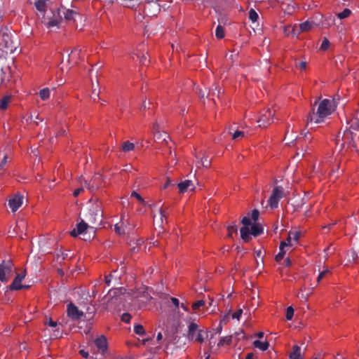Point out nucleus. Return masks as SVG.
I'll list each match as a JSON object with an SVG mask.
<instances>
[{
  "mask_svg": "<svg viewBox=\"0 0 359 359\" xmlns=\"http://www.w3.org/2000/svg\"><path fill=\"white\" fill-rule=\"evenodd\" d=\"M317 100L313 104L312 109L307 116V124L309 123H321L325 118L330 116L334 111L332 108V102L328 99H324L318 104L317 109L315 106L317 104Z\"/></svg>",
  "mask_w": 359,
  "mask_h": 359,
  "instance_id": "1",
  "label": "nucleus"
},
{
  "mask_svg": "<svg viewBox=\"0 0 359 359\" xmlns=\"http://www.w3.org/2000/svg\"><path fill=\"white\" fill-rule=\"evenodd\" d=\"M88 203L90 204V208L86 216L88 221L92 224H100L103 214L101 202L99 201L92 202L90 200Z\"/></svg>",
  "mask_w": 359,
  "mask_h": 359,
  "instance_id": "2",
  "label": "nucleus"
},
{
  "mask_svg": "<svg viewBox=\"0 0 359 359\" xmlns=\"http://www.w3.org/2000/svg\"><path fill=\"white\" fill-rule=\"evenodd\" d=\"M284 197V190L282 187H275L268 201L271 209H276L278 206L279 201Z\"/></svg>",
  "mask_w": 359,
  "mask_h": 359,
  "instance_id": "3",
  "label": "nucleus"
},
{
  "mask_svg": "<svg viewBox=\"0 0 359 359\" xmlns=\"http://www.w3.org/2000/svg\"><path fill=\"white\" fill-rule=\"evenodd\" d=\"M198 325L195 323H191L189 325L188 337L191 340L202 343L204 341L203 331L198 329Z\"/></svg>",
  "mask_w": 359,
  "mask_h": 359,
  "instance_id": "4",
  "label": "nucleus"
},
{
  "mask_svg": "<svg viewBox=\"0 0 359 359\" xmlns=\"http://www.w3.org/2000/svg\"><path fill=\"white\" fill-rule=\"evenodd\" d=\"M13 264L11 260H4L0 264V280L6 282L8 280L7 276H10L13 270Z\"/></svg>",
  "mask_w": 359,
  "mask_h": 359,
  "instance_id": "5",
  "label": "nucleus"
},
{
  "mask_svg": "<svg viewBox=\"0 0 359 359\" xmlns=\"http://www.w3.org/2000/svg\"><path fill=\"white\" fill-rule=\"evenodd\" d=\"M85 187L91 192L99 189L102 184V175L100 173H95L92 179L88 182L85 180Z\"/></svg>",
  "mask_w": 359,
  "mask_h": 359,
  "instance_id": "6",
  "label": "nucleus"
},
{
  "mask_svg": "<svg viewBox=\"0 0 359 359\" xmlns=\"http://www.w3.org/2000/svg\"><path fill=\"white\" fill-rule=\"evenodd\" d=\"M241 223L244 226L240 229L241 237L245 242H249L251 239V236H250V229L248 226L252 225L251 219L245 216L242 219Z\"/></svg>",
  "mask_w": 359,
  "mask_h": 359,
  "instance_id": "7",
  "label": "nucleus"
},
{
  "mask_svg": "<svg viewBox=\"0 0 359 359\" xmlns=\"http://www.w3.org/2000/svg\"><path fill=\"white\" fill-rule=\"evenodd\" d=\"M57 15L60 19L64 18L67 21L75 20V17L79 13L73 10L62 7L57 9Z\"/></svg>",
  "mask_w": 359,
  "mask_h": 359,
  "instance_id": "8",
  "label": "nucleus"
},
{
  "mask_svg": "<svg viewBox=\"0 0 359 359\" xmlns=\"http://www.w3.org/2000/svg\"><path fill=\"white\" fill-rule=\"evenodd\" d=\"M314 22L312 20H306L299 25V28L294 27L292 28V34L293 36H297L300 32H309L311 29L314 25Z\"/></svg>",
  "mask_w": 359,
  "mask_h": 359,
  "instance_id": "9",
  "label": "nucleus"
},
{
  "mask_svg": "<svg viewBox=\"0 0 359 359\" xmlns=\"http://www.w3.org/2000/svg\"><path fill=\"white\" fill-rule=\"evenodd\" d=\"M0 45L12 50L14 45L10 33L0 30Z\"/></svg>",
  "mask_w": 359,
  "mask_h": 359,
  "instance_id": "10",
  "label": "nucleus"
},
{
  "mask_svg": "<svg viewBox=\"0 0 359 359\" xmlns=\"http://www.w3.org/2000/svg\"><path fill=\"white\" fill-rule=\"evenodd\" d=\"M90 228V227L87 223H86L83 220H81V222L76 224V228L72 229L70 231V235L73 237H76L79 235L84 236L86 233V231Z\"/></svg>",
  "mask_w": 359,
  "mask_h": 359,
  "instance_id": "11",
  "label": "nucleus"
},
{
  "mask_svg": "<svg viewBox=\"0 0 359 359\" xmlns=\"http://www.w3.org/2000/svg\"><path fill=\"white\" fill-rule=\"evenodd\" d=\"M67 315L72 320H78L83 316V312L79 311L74 304L69 303L67 305Z\"/></svg>",
  "mask_w": 359,
  "mask_h": 359,
  "instance_id": "12",
  "label": "nucleus"
},
{
  "mask_svg": "<svg viewBox=\"0 0 359 359\" xmlns=\"http://www.w3.org/2000/svg\"><path fill=\"white\" fill-rule=\"evenodd\" d=\"M272 114L271 109H267L264 114H262L260 118L257 120V123L260 127H267L273 122L271 118Z\"/></svg>",
  "mask_w": 359,
  "mask_h": 359,
  "instance_id": "13",
  "label": "nucleus"
},
{
  "mask_svg": "<svg viewBox=\"0 0 359 359\" xmlns=\"http://www.w3.org/2000/svg\"><path fill=\"white\" fill-rule=\"evenodd\" d=\"M69 60L74 62V64H78L79 60H83L84 53L82 48L80 47L75 48L69 55Z\"/></svg>",
  "mask_w": 359,
  "mask_h": 359,
  "instance_id": "14",
  "label": "nucleus"
},
{
  "mask_svg": "<svg viewBox=\"0 0 359 359\" xmlns=\"http://www.w3.org/2000/svg\"><path fill=\"white\" fill-rule=\"evenodd\" d=\"M22 201L23 196L17 194L8 201V205L13 212H15L22 205Z\"/></svg>",
  "mask_w": 359,
  "mask_h": 359,
  "instance_id": "15",
  "label": "nucleus"
},
{
  "mask_svg": "<svg viewBox=\"0 0 359 359\" xmlns=\"http://www.w3.org/2000/svg\"><path fill=\"white\" fill-rule=\"evenodd\" d=\"M346 123L348 127L346 128L350 129L352 131L359 130V111H357L350 119H347Z\"/></svg>",
  "mask_w": 359,
  "mask_h": 359,
  "instance_id": "16",
  "label": "nucleus"
},
{
  "mask_svg": "<svg viewBox=\"0 0 359 359\" xmlns=\"http://www.w3.org/2000/svg\"><path fill=\"white\" fill-rule=\"evenodd\" d=\"M25 274L24 273H17L12 283L10 285V290H19L22 289V285L21 282L25 278Z\"/></svg>",
  "mask_w": 359,
  "mask_h": 359,
  "instance_id": "17",
  "label": "nucleus"
},
{
  "mask_svg": "<svg viewBox=\"0 0 359 359\" xmlns=\"http://www.w3.org/2000/svg\"><path fill=\"white\" fill-rule=\"evenodd\" d=\"M95 344L97 350L102 353H104L107 349V341L104 335L97 338L95 340Z\"/></svg>",
  "mask_w": 359,
  "mask_h": 359,
  "instance_id": "18",
  "label": "nucleus"
},
{
  "mask_svg": "<svg viewBox=\"0 0 359 359\" xmlns=\"http://www.w3.org/2000/svg\"><path fill=\"white\" fill-rule=\"evenodd\" d=\"M264 231V229L262 225L259 223H253L251 225V229L250 230V236L252 235L254 237H257L261 235Z\"/></svg>",
  "mask_w": 359,
  "mask_h": 359,
  "instance_id": "19",
  "label": "nucleus"
},
{
  "mask_svg": "<svg viewBox=\"0 0 359 359\" xmlns=\"http://www.w3.org/2000/svg\"><path fill=\"white\" fill-rule=\"evenodd\" d=\"M223 92H222V89L216 84H213L209 90V93L207 95V97L209 98L211 96L214 97L215 95H217V97L219 98L220 95Z\"/></svg>",
  "mask_w": 359,
  "mask_h": 359,
  "instance_id": "20",
  "label": "nucleus"
},
{
  "mask_svg": "<svg viewBox=\"0 0 359 359\" xmlns=\"http://www.w3.org/2000/svg\"><path fill=\"white\" fill-rule=\"evenodd\" d=\"M290 359H303L301 355V348L299 346L294 345L292 347V351L290 353Z\"/></svg>",
  "mask_w": 359,
  "mask_h": 359,
  "instance_id": "21",
  "label": "nucleus"
},
{
  "mask_svg": "<svg viewBox=\"0 0 359 359\" xmlns=\"http://www.w3.org/2000/svg\"><path fill=\"white\" fill-rule=\"evenodd\" d=\"M191 186H193V183L191 180H189L181 182L177 184L180 193H184Z\"/></svg>",
  "mask_w": 359,
  "mask_h": 359,
  "instance_id": "22",
  "label": "nucleus"
},
{
  "mask_svg": "<svg viewBox=\"0 0 359 359\" xmlns=\"http://www.w3.org/2000/svg\"><path fill=\"white\" fill-rule=\"evenodd\" d=\"M253 346L255 347V348H257L262 351H266L268 349L269 346V343L266 341H259V340H255L254 342H253Z\"/></svg>",
  "mask_w": 359,
  "mask_h": 359,
  "instance_id": "23",
  "label": "nucleus"
},
{
  "mask_svg": "<svg viewBox=\"0 0 359 359\" xmlns=\"http://www.w3.org/2000/svg\"><path fill=\"white\" fill-rule=\"evenodd\" d=\"M49 0H37L35 1L34 5L36 9L42 13L46 11V2Z\"/></svg>",
  "mask_w": 359,
  "mask_h": 359,
  "instance_id": "24",
  "label": "nucleus"
},
{
  "mask_svg": "<svg viewBox=\"0 0 359 359\" xmlns=\"http://www.w3.org/2000/svg\"><path fill=\"white\" fill-rule=\"evenodd\" d=\"M135 144L129 141L124 142L121 146V150L126 153L134 150Z\"/></svg>",
  "mask_w": 359,
  "mask_h": 359,
  "instance_id": "25",
  "label": "nucleus"
},
{
  "mask_svg": "<svg viewBox=\"0 0 359 359\" xmlns=\"http://www.w3.org/2000/svg\"><path fill=\"white\" fill-rule=\"evenodd\" d=\"M160 212V224L159 226H161L163 224V219H165L166 220L167 215L168 214V207L163 208V206L160 208L159 209Z\"/></svg>",
  "mask_w": 359,
  "mask_h": 359,
  "instance_id": "26",
  "label": "nucleus"
},
{
  "mask_svg": "<svg viewBox=\"0 0 359 359\" xmlns=\"http://www.w3.org/2000/svg\"><path fill=\"white\" fill-rule=\"evenodd\" d=\"M300 232L299 231H291L289 233L288 238L287 239L288 243H290L292 240H293L295 242H297L300 238Z\"/></svg>",
  "mask_w": 359,
  "mask_h": 359,
  "instance_id": "27",
  "label": "nucleus"
},
{
  "mask_svg": "<svg viewBox=\"0 0 359 359\" xmlns=\"http://www.w3.org/2000/svg\"><path fill=\"white\" fill-rule=\"evenodd\" d=\"M50 93L48 88H44L39 91V96L41 100H46L50 97Z\"/></svg>",
  "mask_w": 359,
  "mask_h": 359,
  "instance_id": "28",
  "label": "nucleus"
},
{
  "mask_svg": "<svg viewBox=\"0 0 359 359\" xmlns=\"http://www.w3.org/2000/svg\"><path fill=\"white\" fill-rule=\"evenodd\" d=\"M60 20L61 19L59 18L58 15L57 17L54 15V17L53 18L50 19L46 22L47 27L49 28V27L57 26L59 24V22Z\"/></svg>",
  "mask_w": 359,
  "mask_h": 359,
  "instance_id": "29",
  "label": "nucleus"
},
{
  "mask_svg": "<svg viewBox=\"0 0 359 359\" xmlns=\"http://www.w3.org/2000/svg\"><path fill=\"white\" fill-rule=\"evenodd\" d=\"M10 96L6 95L4 96L0 101V108L1 109L5 110L8 107V104L10 102Z\"/></svg>",
  "mask_w": 359,
  "mask_h": 359,
  "instance_id": "30",
  "label": "nucleus"
},
{
  "mask_svg": "<svg viewBox=\"0 0 359 359\" xmlns=\"http://www.w3.org/2000/svg\"><path fill=\"white\" fill-rule=\"evenodd\" d=\"M231 339H232L231 336H226V337H222L220 339V340L219 341L217 346H222L224 344L229 345L231 343Z\"/></svg>",
  "mask_w": 359,
  "mask_h": 359,
  "instance_id": "31",
  "label": "nucleus"
},
{
  "mask_svg": "<svg viewBox=\"0 0 359 359\" xmlns=\"http://www.w3.org/2000/svg\"><path fill=\"white\" fill-rule=\"evenodd\" d=\"M215 36L219 39H223L224 37V29L222 25H217L215 30Z\"/></svg>",
  "mask_w": 359,
  "mask_h": 359,
  "instance_id": "32",
  "label": "nucleus"
},
{
  "mask_svg": "<svg viewBox=\"0 0 359 359\" xmlns=\"http://www.w3.org/2000/svg\"><path fill=\"white\" fill-rule=\"evenodd\" d=\"M201 165H202V167L206 168H209L210 166V164H211L210 160H209L208 158V157L205 156L203 153V154L201 153Z\"/></svg>",
  "mask_w": 359,
  "mask_h": 359,
  "instance_id": "33",
  "label": "nucleus"
},
{
  "mask_svg": "<svg viewBox=\"0 0 359 359\" xmlns=\"http://www.w3.org/2000/svg\"><path fill=\"white\" fill-rule=\"evenodd\" d=\"M154 137L158 141L163 142V141L166 140V138L168 137V136L167 135V134L165 133H161L160 131H156L154 133Z\"/></svg>",
  "mask_w": 359,
  "mask_h": 359,
  "instance_id": "34",
  "label": "nucleus"
},
{
  "mask_svg": "<svg viewBox=\"0 0 359 359\" xmlns=\"http://www.w3.org/2000/svg\"><path fill=\"white\" fill-rule=\"evenodd\" d=\"M228 230V236L229 237H232L233 233H237L238 227L236 223L234 222L232 225H229L227 227Z\"/></svg>",
  "mask_w": 359,
  "mask_h": 359,
  "instance_id": "35",
  "label": "nucleus"
},
{
  "mask_svg": "<svg viewBox=\"0 0 359 359\" xmlns=\"http://www.w3.org/2000/svg\"><path fill=\"white\" fill-rule=\"evenodd\" d=\"M21 226H24L23 222H21L20 224L17 223L12 231L11 230L8 231V233L10 234V236L12 237L15 236L18 234L17 229H20Z\"/></svg>",
  "mask_w": 359,
  "mask_h": 359,
  "instance_id": "36",
  "label": "nucleus"
},
{
  "mask_svg": "<svg viewBox=\"0 0 359 359\" xmlns=\"http://www.w3.org/2000/svg\"><path fill=\"white\" fill-rule=\"evenodd\" d=\"M259 16L257 13L253 8H251L249 11V19L252 22H255L257 20Z\"/></svg>",
  "mask_w": 359,
  "mask_h": 359,
  "instance_id": "37",
  "label": "nucleus"
},
{
  "mask_svg": "<svg viewBox=\"0 0 359 359\" xmlns=\"http://www.w3.org/2000/svg\"><path fill=\"white\" fill-rule=\"evenodd\" d=\"M351 13V11L348 8H345L342 12L337 14V17L339 19H344L348 18Z\"/></svg>",
  "mask_w": 359,
  "mask_h": 359,
  "instance_id": "38",
  "label": "nucleus"
},
{
  "mask_svg": "<svg viewBox=\"0 0 359 359\" xmlns=\"http://www.w3.org/2000/svg\"><path fill=\"white\" fill-rule=\"evenodd\" d=\"M134 332L138 335L145 334L144 327L142 325H136L134 326Z\"/></svg>",
  "mask_w": 359,
  "mask_h": 359,
  "instance_id": "39",
  "label": "nucleus"
},
{
  "mask_svg": "<svg viewBox=\"0 0 359 359\" xmlns=\"http://www.w3.org/2000/svg\"><path fill=\"white\" fill-rule=\"evenodd\" d=\"M351 256L353 260H355L359 258V245L353 248L351 252Z\"/></svg>",
  "mask_w": 359,
  "mask_h": 359,
  "instance_id": "40",
  "label": "nucleus"
},
{
  "mask_svg": "<svg viewBox=\"0 0 359 359\" xmlns=\"http://www.w3.org/2000/svg\"><path fill=\"white\" fill-rule=\"evenodd\" d=\"M294 315V309L292 306H288L286 309V319L290 320Z\"/></svg>",
  "mask_w": 359,
  "mask_h": 359,
  "instance_id": "41",
  "label": "nucleus"
},
{
  "mask_svg": "<svg viewBox=\"0 0 359 359\" xmlns=\"http://www.w3.org/2000/svg\"><path fill=\"white\" fill-rule=\"evenodd\" d=\"M245 136V133L243 131L236 130L233 135L232 138L234 140H236L238 138H242Z\"/></svg>",
  "mask_w": 359,
  "mask_h": 359,
  "instance_id": "42",
  "label": "nucleus"
},
{
  "mask_svg": "<svg viewBox=\"0 0 359 359\" xmlns=\"http://www.w3.org/2000/svg\"><path fill=\"white\" fill-rule=\"evenodd\" d=\"M329 47H330L329 40L327 38H324L322 41L321 46H320V49H322L323 50H326L329 48Z\"/></svg>",
  "mask_w": 359,
  "mask_h": 359,
  "instance_id": "43",
  "label": "nucleus"
},
{
  "mask_svg": "<svg viewBox=\"0 0 359 359\" xmlns=\"http://www.w3.org/2000/svg\"><path fill=\"white\" fill-rule=\"evenodd\" d=\"M204 305H205V301L199 300L192 304V309H193V310H197L200 307L203 306Z\"/></svg>",
  "mask_w": 359,
  "mask_h": 359,
  "instance_id": "44",
  "label": "nucleus"
},
{
  "mask_svg": "<svg viewBox=\"0 0 359 359\" xmlns=\"http://www.w3.org/2000/svg\"><path fill=\"white\" fill-rule=\"evenodd\" d=\"M114 230L115 232L119 235L123 234L125 233V231L121 225H119V224H116L114 225Z\"/></svg>",
  "mask_w": 359,
  "mask_h": 359,
  "instance_id": "45",
  "label": "nucleus"
},
{
  "mask_svg": "<svg viewBox=\"0 0 359 359\" xmlns=\"http://www.w3.org/2000/svg\"><path fill=\"white\" fill-rule=\"evenodd\" d=\"M285 254V251L284 250H280V252L276 255V261L278 262H280L283 259Z\"/></svg>",
  "mask_w": 359,
  "mask_h": 359,
  "instance_id": "46",
  "label": "nucleus"
},
{
  "mask_svg": "<svg viewBox=\"0 0 359 359\" xmlns=\"http://www.w3.org/2000/svg\"><path fill=\"white\" fill-rule=\"evenodd\" d=\"M259 215V212L258 211V210H257V209H254V210L252 211L251 217H252V219L255 222H256V221H257V220H258Z\"/></svg>",
  "mask_w": 359,
  "mask_h": 359,
  "instance_id": "47",
  "label": "nucleus"
},
{
  "mask_svg": "<svg viewBox=\"0 0 359 359\" xmlns=\"http://www.w3.org/2000/svg\"><path fill=\"white\" fill-rule=\"evenodd\" d=\"M131 196L136 198L141 203H144V198L136 191H133L131 194Z\"/></svg>",
  "mask_w": 359,
  "mask_h": 359,
  "instance_id": "48",
  "label": "nucleus"
},
{
  "mask_svg": "<svg viewBox=\"0 0 359 359\" xmlns=\"http://www.w3.org/2000/svg\"><path fill=\"white\" fill-rule=\"evenodd\" d=\"M140 60L142 65H147L149 62L147 53L142 54V56L140 57Z\"/></svg>",
  "mask_w": 359,
  "mask_h": 359,
  "instance_id": "49",
  "label": "nucleus"
},
{
  "mask_svg": "<svg viewBox=\"0 0 359 359\" xmlns=\"http://www.w3.org/2000/svg\"><path fill=\"white\" fill-rule=\"evenodd\" d=\"M130 318H131V316L128 313H124L121 316L122 321L127 323H130Z\"/></svg>",
  "mask_w": 359,
  "mask_h": 359,
  "instance_id": "50",
  "label": "nucleus"
},
{
  "mask_svg": "<svg viewBox=\"0 0 359 359\" xmlns=\"http://www.w3.org/2000/svg\"><path fill=\"white\" fill-rule=\"evenodd\" d=\"M242 313H243V310L241 309H239L238 310H237L236 312H234L232 314V318L233 319L239 320L241 316L242 315Z\"/></svg>",
  "mask_w": 359,
  "mask_h": 359,
  "instance_id": "51",
  "label": "nucleus"
},
{
  "mask_svg": "<svg viewBox=\"0 0 359 359\" xmlns=\"http://www.w3.org/2000/svg\"><path fill=\"white\" fill-rule=\"evenodd\" d=\"M306 65H307V63H306V61H302V62H295V66L297 67L300 68L301 69H305L306 67Z\"/></svg>",
  "mask_w": 359,
  "mask_h": 359,
  "instance_id": "52",
  "label": "nucleus"
},
{
  "mask_svg": "<svg viewBox=\"0 0 359 359\" xmlns=\"http://www.w3.org/2000/svg\"><path fill=\"white\" fill-rule=\"evenodd\" d=\"M328 272V269L323 270L320 272L317 278V282L319 283Z\"/></svg>",
  "mask_w": 359,
  "mask_h": 359,
  "instance_id": "53",
  "label": "nucleus"
},
{
  "mask_svg": "<svg viewBox=\"0 0 359 359\" xmlns=\"http://www.w3.org/2000/svg\"><path fill=\"white\" fill-rule=\"evenodd\" d=\"M45 324L46 325H48L52 327H55L57 326V322L56 321H54L51 318H49L48 319L46 322H45Z\"/></svg>",
  "mask_w": 359,
  "mask_h": 359,
  "instance_id": "54",
  "label": "nucleus"
},
{
  "mask_svg": "<svg viewBox=\"0 0 359 359\" xmlns=\"http://www.w3.org/2000/svg\"><path fill=\"white\" fill-rule=\"evenodd\" d=\"M196 158H197V161H196V166L198 168H200L201 167H202V165H201V153L196 154Z\"/></svg>",
  "mask_w": 359,
  "mask_h": 359,
  "instance_id": "55",
  "label": "nucleus"
},
{
  "mask_svg": "<svg viewBox=\"0 0 359 359\" xmlns=\"http://www.w3.org/2000/svg\"><path fill=\"white\" fill-rule=\"evenodd\" d=\"M91 98L95 101L97 98H99V92H96V89L93 88L92 91Z\"/></svg>",
  "mask_w": 359,
  "mask_h": 359,
  "instance_id": "56",
  "label": "nucleus"
},
{
  "mask_svg": "<svg viewBox=\"0 0 359 359\" xmlns=\"http://www.w3.org/2000/svg\"><path fill=\"white\" fill-rule=\"evenodd\" d=\"M5 72L3 68H1V73H0V84L3 83L5 81Z\"/></svg>",
  "mask_w": 359,
  "mask_h": 359,
  "instance_id": "57",
  "label": "nucleus"
},
{
  "mask_svg": "<svg viewBox=\"0 0 359 359\" xmlns=\"http://www.w3.org/2000/svg\"><path fill=\"white\" fill-rule=\"evenodd\" d=\"M82 191H83V188H79L74 191L73 195L74 197H77Z\"/></svg>",
  "mask_w": 359,
  "mask_h": 359,
  "instance_id": "58",
  "label": "nucleus"
},
{
  "mask_svg": "<svg viewBox=\"0 0 359 359\" xmlns=\"http://www.w3.org/2000/svg\"><path fill=\"white\" fill-rule=\"evenodd\" d=\"M7 160H8V156L7 155H5L1 161V162L0 163V168H3L4 166L6 165V163H7Z\"/></svg>",
  "mask_w": 359,
  "mask_h": 359,
  "instance_id": "59",
  "label": "nucleus"
},
{
  "mask_svg": "<svg viewBox=\"0 0 359 359\" xmlns=\"http://www.w3.org/2000/svg\"><path fill=\"white\" fill-rule=\"evenodd\" d=\"M175 184L172 183V181L168 178L166 182L165 183L163 186V189H167L170 186H174Z\"/></svg>",
  "mask_w": 359,
  "mask_h": 359,
  "instance_id": "60",
  "label": "nucleus"
},
{
  "mask_svg": "<svg viewBox=\"0 0 359 359\" xmlns=\"http://www.w3.org/2000/svg\"><path fill=\"white\" fill-rule=\"evenodd\" d=\"M170 300L172 302V303L176 306V307H178L179 306V304H180V302L178 300V299L175 298V297H171L170 298Z\"/></svg>",
  "mask_w": 359,
  "mask_h": 359,
  "instance_id": "61",
  "label": "nucleus"
},
{
  "mask_svg": "<svg viewBox=\"0 0 359 359\" xmlns=\"http://www.w3.org/2000/svg\"><path fill=\"white\" fill-rule=\"evenodd\" d=\"M290 243L282 241L280 244V250H284V248L288 246Z\"/></svg>",
  "mask_w": 359,
  "mask_h": 359,
  "instance_id": "62",
  "label": "nucleus"
},
{
  "mask_svg": "<svg viewBox=\"0 0 359 359\" xmlns=\"http://www.w3.org/2000/svg\"><path fill=\"white\" fill-rule=\"evenodd\" d=\"M79 353L85 358H87L89 355L88 352L83 349L80 350Z\"/></svg>",
  "mask_w": 359,
  "mask_h": 359,
  "instance_id": "63",
  "label": "nucleus"
},
{
  "mask_svg": "<svg viewBox=\"0 0 359 359\" xmlns=\"http://www.w3.org/2000/svg\"><path fill=\"white\" fill-rule=\"evenodd\" d=\"M292 262H291V260L290 258L287 257L285 260H284V265L285 266H290L291 265Z\"/></svg>",
  "mask_w": 359,
  "mask_h": 359,
  "instance_id": "64",
  "label": "nucleus"
}]
</instances>
